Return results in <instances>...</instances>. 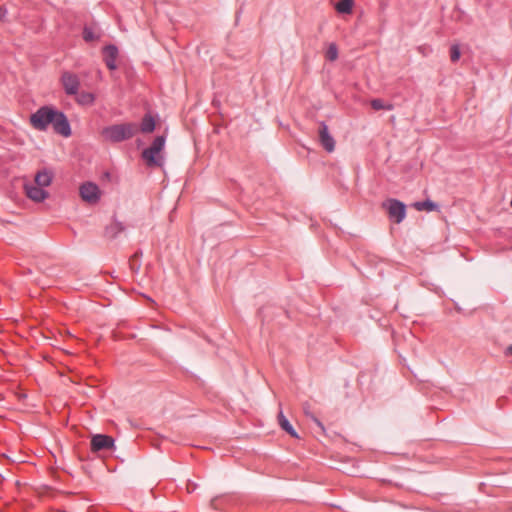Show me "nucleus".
<instances>
[{"mask_svg":"<svg viewBox=\"0 0 512 512\" xmlns=\"http://www.w3.org/2000/svg\"><path fill=\"white\" fill-rule=\"evenodd\" d=\"M32 127L39 131H46L52 126L55 133L64 137L71 135V126L64 112L51 105H44L38 108L30 116Z\"/></svg>","mask_w":512,"mask_h":512,"instance_id":"1","label":"nucleus"},{"mask_svg":"<svg viewBox=\"0 0 512 512\" xmlns=\"http://www.w3.org/2000/svg\"><path fill=\"white\" fill-rule=\"evenodd\" d=\"M138 133L136 123L128 122L121 124H113L103 128L102 136L112 142L119 143L133 138Z\"/></svg>","mask_w":512,"mask_h":512,"instance_id":"2","label":"nucleus"},{"mask_svg":"<svg viewBox=\"0 0 512 512\" xmlns=\"http://www.w3.org/2000/svg\"><path fill=\"white\" fill-rule=\"evenodd\" d=\"M461 51L459 45L454 44L450 47V59L452 62H457L460 59Z\"/></svg>","mask_w":512,"mask_h":512,"instance_id":"21","label":"nucleus"},{"mask_svg":"<svg viewBox=\"0 0 512 512\" xmlns=\"http://www.w3.org/2000/svg\"><path fill=\"white\" fill-rule=\"evenodd\" d=\"M311 419L322 431H324V426H323L322 422L317 417H315L314 415H311Z\"/></svg>","mask_w":512,"mask_h":512,"instance_id":"22","label":"nucleus"},{"mask_svg":"<svg viewBox=\"0 0 512 512\" xmlns=\"http://www.w3.org/2000/svg\"><path fill=\"white\" fill-rule=\"evenodd\" d=\"M143 255V252L142 250H137L133 256L131 257V259L133 260H139V258Z\"/></svg>","mask_w":512,"mask_h":512,"instance_id":"24","label":"nucleus"},{"mask_svg":"<svg viewBox=\"0 0 512 512\" xmlns=\"http://www.w3.org/2000/svg\"><path fill=\"white\" fill-rule=\"evenodd\" d=\"M217 500L218 497H214L213 499H211V506L216 507Z\"/></svg>","mask_w":512,"mask_h":512,"instance_id":"26","label":"nucleus"},{"mask_svg":"<svg viewBox=\"0 0 512 512\" xmlns=\"http://www.w3.org/2000/svg\"><path fill=\"white\" fill-rule=\"evenodd\" d=\"M81 198L90 204L97 203L100 199V189L93 182H85L80 186Z\"/></svg>","mask_w":512,"mask_h":512,"instance_id":"7","label":"nucleus"},{"mask_svg":"<svg viewBox=\"0 0 512 512\" xmlns=\"http://www.w3.org/2000/svg\"><path fill=\"white\" fill-rule=\"evenodd\" d=\"M156 122L155 118L150 114L146 113L142 120L140 127H138V131L140 130L142 133H152L155 130Z\"/></svg>","mask_w":512,"mask_h":512,"instance_id":"13","label":"nucleus"},{"mask_svg":"<svg viewBox=\"0 0 512 512\" xmlns=\"http://www.w3.org/2000/svg\"><path fill=\"white\" fill-rule=\"evenodd\" d=\"M278 424L282 430L289 434L293 438H299L297 431L294 429L290 421L286 418L282 411L278 414Z\"/></svg>","mask_w":512,"mask_h":512,"instance_id":"12","label":"nucleus"},{"mask_svg":"<svg viewBox=\"0 0 512 512\" xmlns=\"http://www.w3.org/2000/svg\"><path fill=\"white\" fill-rule=\"evenodd\" d=\"M506 354L512 356V344L506 348Z\"/></svg>","mask_w":512,"mask_h":512,"instance_id":"25","label":"nucleus"},{"mask_svg":"<svg viewBox=\"0 0 512 512\" xmlns=\"http://www.w3.org/2000/svg\"><path fill=\"white\" fill-rule=\"evenodd\" d=\"M383 208L387 211L388 217L391 221L399 224L406 217V205L394 198H389L382 204Z\"/></svg>","mask_w":512,"mask_h":512,"instance_id":"4","label":"nucleus"},{"mask_svg":"<svg viewBox=\"0 0 512 512\" xmlns=\"http://www.w3.org/2000/svg\"><path fill=\"white\" fill-rule=\"evenodd\" d=\"M53 178V174L51 171L47 169H43L41 171H38L35 175V183L36 185L44 188L51 184Z\"/></svg>","mask_w":512,"mask_h":512,"instance_id":"14","label":"nucleus"},{"mask_svg":"<svg viewBox=\"0 0 512 512\" xmlns=\"http://www.w3.org/2000/svg\"><path fill=\"white\" fill-rule=\"evenodd\" d=\"M60 81L67 95L74 96L78 94L80 79L76 74L64 71L61 75Z\"/></svg>","mask_w":512,"mask_h":512,"instance_id":"6","label":"nucleus"},{"mask_svg":"<svg viewBox=\"0 0 512 512\" xmlns=\"http://www.w3.org/2000/svg\"><path fill=\"white\" fill-rule=\"evenodd\" d=\"M130 265L133 270H139L140 268V263L138 262V260L130 259Z\"/></svg>","mask_w":512,"mask_h":512,"instance_id":"23","label":"nucleus"},{"mask_svg":"<svg viewBox=\"0 0 512 512\" xmlns=\"http://www.w3.org/2000/svg\"><path fill=\"white\" fill-rule=\"evenodd\" d=\"M354 6V0H340L336 3L335 9L340 14H350Z\"/></svg>","mask_w":512,"mask_h":512,"instance_id":"16","label":"nucleus"},{"mask_svg":"<svg viewBox=\"0 0 512 512\" xmlns=\"http://www.w3.org/2000/svg\"><path fill=\"white\" fill-rule=\"evenodd\" d=\"M325 57L329 61H335L338 58V48L335 43L329 45Z\"/></svg>","mask_w":512,"mask_h":512,"instance_id":"19","label":"nucleus"},{"mask_svg":"<svg viewBox=\"0 0 512 512\" xmlns=\"http://www.w3.org/2000/svg\"><path fill=\"white\" fill-rule=\"evenodd\" d=\"M90 449L93 453L114 452L116 450L115 440L107 434H93L91 436Z\"/></svg>","mask_w":512,"mask_h":512,"instance_id":"5","label":"nucleus"},{"mask_svg":"<svg viewBox=\"0 0 512 512\" xmlns=\"http://www.w3.org/2000/svg\"><path fill=\"white\" fill-rule=\"evenodd\" d=\"M76 96V101L78 104L80 105H84V106H87V105H92L95 101V96L94 94L90 93V92H81Z\"/></svg>","mask_w":512,"mask_h":512,"instance_id":"17","label":"nucleus"},{"mask_svg":"<svg viewBox=\"0 0 512 512\" xmlns=\"http://www.w3.org/2000/svg\"><path fill=\"white\" fill-rule=\"evenodd\" d=\"M109 176H110L109 172H106L105 177H109Z\"/></svg>","mask_w":512,"mask_h":512,"instance_id":"28","label":"nucleus"},{"mask_svg":"<svg viewBox=\"0 0 512 512\" xmlns=\"http://www.w3.org/2000/svg\"><path fill=\"white\" fill-rule=\"evenodd\" d=\"M166 137L165 135L156 136L152 144L142 151V158L149 167H162L164 164V158L161 155L165 147Z\"/></svg>","mask_w":512,"mask_h":512,"instance_id":"3","label":"nucleus"},{"mask_svg":"<svg viewBox=\"0 0 512 512\" xmlns=\"http://www.w3.org/2000/svg\"><path fill=\"white\" fill-rule=\"evenodd\" d=\"M25 192L29 199L34 202L40 203L48 197V192L38 185L26 184Z\"/></svg>","mask_w":512,"mask_h":512,"instance_id":"10","label":"nucleus"},{"mask_svg":"<svg viewBox=\"0 0 512 512\" xmlns=\"http://www.w3.org/2000/svg\"><path fill=\"white\" fill-rule=\"evenodd\" d=\"M103 60L109 70H115L117 68L116 60L118 58V47L114 44H108L103 47Z\"/></svg>","mask_w":512,"mask_h":512,"instance_id":"9","label":"nucleus"},{"mask_svg":"<svg viewBox=\"0 0 512 512\" xmlns=\"http://www.w3.org/2000/svg\"><path fill=\"white\" fill-rule=\"evenodd\" d=\"M318 135L319 142L322 147L329 153L333 152L335 149V140L330 134L328 126L324 121L319 123Z\"/></svg>","mask_w":512,"mask_h":512,"instance_id":"8","label":"nucleus"},{"mask_svg":"<svg viewBox=\"0 0 512 512\" xmlns=\"http://www.w3.org/2000/svg\"><path fill=\"white\" fill-rule=\"evenodd\" d=\"M413 207L418 211H435L438 210V204L430 199L424 201H418L413 204Z\"/></svg>","mask_w":512,"mask_h":512,"instance_id":"15","label":"nucleus"},{"mask_svg":"<svg viewBox=\"0 0 512 512\" xmlns=\"http://www.w3.org/2000/svg\"><path fill=\"white\" fill-rule=\"evenodd\" d=\"M82 35H83V39L86 42H92V41H94L95 39L98 38V36H96L95 33L93 32V29L88 27V26H85L83 28Z\"/></svg>","mask_w":512,"mask_h":512,"instance_id":"20","label":"nucleus"},{"mask_svg":"<svg viewBox=\"0 0 512 512\" xmlns=\"http://www.w3.org/2000/svg\"><path fill=\"white\" fill-rule=\"evenodd\" d=\"M124 231L125 225L122 222L114 219L111 224L106 226L104 235L106 238L113 240L116 239L118 235Z\"/></svg>","mask_w":512,"mask_h":512,"instance_id":"11","label":"nucleus"},{"mask_svg":"<svg viewBox=\"0 0 512 512\" xmlns=\"http://www.w3.org/2000/svg\"><path fill=\"white\" fill-rule=\"evenodd\" d=\"M305 414H306V416H309L311 418L312 414L309 413V409H305Z\"/></svg>","mask_w":512,"mask_h":512,"instance_id":"27","label":"nucleus"},{"mask_svg":"<svg viewBox=\"0 0 512 512\" xmlns=\"http://www.w3.org/2000/svg\"><path fill=\"white\" fill-rule=\"evenodd\" d=\"M371 107L378 111V110H392L393 105L389 103H385L382 99L375 98L371 100Z\"/></svg>","mask_w":512,"mask_h":512,"instance_id":"18","label":"nucleus"}]
</instances>
